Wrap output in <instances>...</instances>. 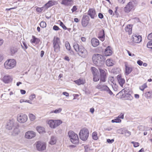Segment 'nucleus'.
<instances>
[{
  "mask_svg": "<svg viewBox=\"0 0 152 152\" xmlns=\"http://www.w3.org/2000/svg\"><path fill=\"white\" fill-rule=\"evenodd\" d=\"M104 57L101 55L96 54L93 56L92 60L94 63L97 66H101L104 62Z\"/></svg>",
  "mask_w": 152,
  "mask_h": 152,
  "instance_id": "nucleus-1",
  "label": "nucleus"
},
{
  "mask_svg": "<svg viewBox=\"0 0 152 152\" xmlns=\"http://www.w3.org/2000/svg\"><path fill=\"white\" fill-rule=\"evenodd\" d=\"M96 88L101 91H106L111 95L113 94V92L110 90L109 87L107 86L102 83L101 82H100L96 86Z\"/></svg>",
  "mask_w": 152,
  "mask_h": 152,
  "instance_id": "nucleus-2",
  "label": "nucleus"
},
{
  "mask_svg": "<svg viewBox=\"0 0 152 152\" xmlns=\"http://www.w3.org/2000/svg\"><path fill=\"white\" fill-rule=\"evenodd\" d=\"M89 132L88 130L84 128L81 129L79 133L80 138L83 141L86 140L89 136Z\"/></svg>",
  "mask_w": 152,
  "mask_h": 152,
  "instance_id": "nucleus-3",
  "label": "nucleus"
},
{
  "mask_svg": "<svg viewBox=\"0 0 152 152\" xmlns=\"http://www.w3.org/2000/svg\"><path fill=\"white\" fill-rule=\"evenodd\" d=\"M16 63L14 59H8L4 63V66L6 69H11L15 66Z\"/></svg>",
  "mask_w": 152,
  "mask_h": 152,
  "instance_id": "nucleus-4",
  "label": "nucleus"
},
{
  "mask_svg": "<svg viewBox=\"0 0 152 152\" xmlns=\"http://www.w3.org/2000/svg\"><path fill=\"white\" fill-rule=\"evenodd\" d=\"M68 135L72 143L74 144L78 143L79 139L77 134L73 131H69L68 133Z\"/></svg>",
  "mask_w": 152,
  "mask_h": 152,
  "instance_id": "nucleus-5",
  "label": "nucleus"
},
{
  "mask_svg": "<svg viewBox=\"0 0 152 152\" xmlns=\"http://www.w3.org/2000/svg\"><path fill=\"white\" fill-rule=\"evenodd\" d=\"M62 123V121L60 120H50L48 121V124L50 127L52 129L55 128Z\"/></svg>",
  "mask_w": 152,
  "mask_h": 152,
  "instance_id": "nucleus-6",
  "label": "nucleus"
},
{
  "mask_svg": "<svg viewBox=\"0 0 152 152\" xmlns=\"http://www.w3.org/2000/svg\"><path fill=\"white\" fill-rule=\"evenodd\" d=\"M53 41L54 51L56 52L60 51V39L58 37H54Z\"/></svg>",
  "mask_w": 152,
  "mask_h": 152,
  "instance_id": "nucleus-7",
  "label": "nucleus"
},
{
  "mask_svg": "<svg viewBox=\"0 0 152 152\" xmlns=\"http://www.w3.org/2000/svg\"><path fill=\"white\" fill-rule=\"evenodd\" d=\"M37 149L39 151H42L45 150L46 147L45 143L39 141L35 143Z\"/></svg>",
  "mask_w": 152,
  "mask_h": 152,
  "instance_id": "nucleus-8",
  "label": "nucleus"
},
{
  "mask_svg": "<svg viewBox=\"0 0 152 152\" xmlns=\"http://www.w3.org/2000/svg\"><path fill=\"white\" fill-rule=\"evenodd\" d=\"M77 52L80 56L83 58H85L88 55L87 50L82 46H80V48Z\"/></svg>",
  "mask_w": 152,
  "mask_h": 152,
  "instance_id": "nucleus-9",
  "label": "nucleus"
},
{
  "mask_svg": "<svg viewBox=\"0 0 152 152\" xmlns=\"http://www.w3.org/2000/svg\"><path fill=\"white\" fill-rule=\"evenodd\" d=\"M27 116L23 113H20L17 116V121L20 123H24L27 120Z\"/></svg>",
  "mask_w": 152,
  "mask_h": 152,
  "instance_id": "nucleus-10",
  "label": "nucleus"
},
{
  "mask_svg": "<svg viewBox=\"0 0 152 152\" xmlns=\"http://www.w3.org/2000/svg\"><path fill=\"white\" fill-rule=\"evenodd\" d=\"M134 3L133 1L129 2L124 8V11L126 12H130L134 7Z\"/></svg>",
  "mask_w": 152,
  "mask_h": 152,
  "instance_id": "nucleus-11",
  "label": "nucleus"
},
{
  "mask_svg": "<svg viewBox=\"0 0 152 152\" xmlns=\"http://www.w3.org/2000/svg\"><path fill=\"white\" fill-rule=\"evenodd\" d=\"M125 75H128L132 72L133 68L126 62L125 63Z\"/></svg>",
  "mask_w": 152,
  "mask_h": 152,
  "instance_id": "nucleus-12",
  "label": "nucleus"
},
{
  "mask_svg": "<svg viewBox=\"0 0 152 152\" xmlns=\"http://www.w3.org/2000/svg\"><path fill=\"white\" fill-rule=\"evenodd\" d=\"M15 125V121L14 119L10 120L8 121L6 124V127L8 130H11L12 127Z\"/></svg>",
  "mask_w": 152,
  "mask_h": 152,
  "instance_id": "nucleus-13",
  "label": "nucleus"
},
{
  "mask_svg": "<svg viewBox=\"0 0 152 152\" xmlns=\"http://www.w3.org/2000/svg\"><path fill=\"white\" fill-rule=\"evenodd\" d=\"M100 73V81L101 82H104L106 81V76L105 72L101 69H99Z\"/></svg>",
  "mask_w": 152,
  "mask_h": 152,
  "instance_id": "nucleus-14",
  "label": "nucleus"
},
{
  "mask_svg": "<svg viewBox=\"0 0 152 152\" xmlns=\"http://www.w3.org/2000/svg\"><path fill=\"white\" fill-rule=\"evenodd\" d=\"M132 39L133 42L136 43H139L142 41L141 36L136 34L132 36Z\"/></svg>",
  "mask_w": 152,
  "mask_h": 152,
  "instance_id": "nucleus-15",
  "label": "nucleus"
},
{
  "mask_svg": "<svg viewBox=\"0 0 152 152\" xmlns=\"http://www.w3.org/2000/svg\"><path fill=\"white\" fill-rule=\"evenodd\" d=\"M35 136V132L33 131H29L26 133L25 136L26 138L30 139L34 137Z\"/></svg>",
  "mask_w": 152,
  "mask_h": 152,
  "instance_id": "nucleus-16",
  "label": "nucleus"
},
{
  "mask_svg": "<svg viewBox=\"0 0 152 152\" xmlns=\"http://www.w3.org/2000/svg\"><path fill=\"white\" fill-rule=\"evenodd\" d=\"M61 4L66 6H71L73 4L72 0H62Z\"/></svg>",
  "mask_w": 152,
  "mask_h": 152,
  "instance_id": "nucleus-17",
  "label": "nucleus"
},
{
  "mask_svg": "<svg viewBox=\"0 0 152 152\" xmlns=\"http://www.w3.org/2000/svg\"><path fill=\"white\" fill-rule=\"evenodd\" d=\"M88 15L92 19L94 18L96 16V12L94 9H90L88 12Z\"/></svg>",
  "mask_w": 152,
  "mask_h": 152,
  "instance_id": "nucleus-18",
  "label": "nucleus"
},
{
  "mask_svg": "<svg viewBox=\"0 0 152 152\" xmlns=\"http://www.w3.org/2000/svg\"><path fill=\"white\" fill-rule=\"evenodd\" d=\"M117 79L119 84L121 87H122L124 84L125 83V80L120 75L117 76Z\"/></svg>",
  "mask_w": 152,
  "mask_h": 152,
  "instance_id": "nucleus-19",
  "label": "nucleus"
},
{
  "mask_svg": "<svg viewBox=\"0 0 152 152\" xmlns=\"http://www.w3.org/2000/svg\"><path fill=\"white\" fill-rule=\"evenodd\" d=\"M57 4V2L56 1L54 0H51L50 1H49L45 5V6L47 7V8H48L49 7Z\"/></svg>",
  "mask_w": 152,
  "mask_h": 152,
  "instance_id": "nucleus-20",
  "label": "nucleus"
},
{
  "mask_svg": "<svg viewBox=\"0 0 152 152\" xmlns=\"http://www.w3.org/2000/svg\"><path fill=\"white\" fill-rule=\"evenodd\" d=\"M2 80L5 83H8L12 81V78L10 76L6 75L2 78Z\"/></svg>",
  "mask_w": 152,
  "mask_h": 152,
  "instance_id": "nucleus-21",
  "label": "nucleus"
},
{
  "mask_svg": "<svg viewBox=\"0 0 152 152\" xmlns=\"http://www.w3.org/2000/svg\"><path fill=\"white\" fill-rule=\"evenodd\" d=\"M112 53V48L110 46H108L105 49L104 54L105 56H109L111 55Z\"/></svg>",
  "mask_w": 152,
  "mask_h": 152,
  "instance_id": "nucleus-22",
  "label": "nucleus"
},
{
  "mask_svg": "<svg viewBox=\"0 0 152 152\" xmlns=\"http://www.w3.org/2000/svg\"><path fill=\"white\" fill-rule=\"evenodd\" d=\"M91 43L93 47H96L99 44V40L96 38H93L91 40Z\"/></svg>",
  "mask_w": 152,
  "mask_h": 152,
  "instance_id": "nucleus-23",
  "label": "nucleus"
},
{
  "mask_svg": "<svg viewBox=\"0 0 152 152\" xmlns=\"http://www.w3.org/2000/svg\"><path fill=\"white\" fill-rule=\"evenodd\" d=\"M74 82L76 84H77L78 85H80L84 84L85 82V81L84 79L81 78L75 80Z\"/></svg>",
  "mask_w": 152,
  "mask_h": 152,
  "instance_id": "nucleus-24",
  "label": "nucleus"
},
{
  "mask_svg": "<svg viewBox=\"0 0 152 152\" xmlns=\"http://www.w3.org/2000/svg\"><path fill=\"white\" fill-rule=\"evenodd\" d=\"M124 98L125 100L131 101L133 99V96L130 94L127 93L125 94Z\"/></svg>",
  "mask_w": 152,
  "mask_h": 152,
  "instance_id": "nucleus-25",
  "label": "nucleus"
},
{
  "mask_svg": "<svg viewBox=\"0 0 152 152\" xmlns=\"http://www.w3.org/2000/svg\"><path fill=\"white\" fill-rule=\"evenodd\" d=\"M132 26L130 25H128L126 27L125 30L126 32H128L129 34H131L132 33Z\"/></svg>",
  "mask_w": 152,
  "mask_h": 152,
  "instance_id": "nucleus-26",
  "label": "nucleus"
},
{
  "mask_svg": "<svg viewBox=\"0 0 152 152\" xmlns=\"http://www.w3.org/2000/svg\"><path fill=\"white\" fill-rule=\"evenodd\" d=\"M32 38L31 40V42L32 43L37 44L39 43L40 40L39 39L36 38L34 36H32Z\"/></svg>",
  "mask_w": 152,
  "mask_h": 152,
  "instance_id": "nucleus-27",
  "label": "nucleus"
},
{
  "mask_svg": "<svg viewBox=\"0 0 152 152\" xmlns=\"http://www.w3.org/2000/svg\"><path fill=\"white\" fill-rule=\"evenodd\" d=\"M56 142V139L55 137L52 136L51 137L50 141H49L50 144L53 145L55 144Z\"/></svg>",
  "mask_w": 152,
  "mask_h": 152,
  "instance_id": "nucleus-28",
  "label": "nucleus"
},
{
  "mask_svg": "<svg viewBox=\"0 0 152 152\" xmlns=\"http://www.w3.org/2000/svg\"><path fill=\"white\" fill-rule=\"evenodd\" d=\"M10 53L12 55L15 54L17 51V49L15 47H11L10 49Z\"/></svg>",
  "mask_w": 152,
  "mask_h": 152,
  "instance_id": "nucleus-29",
  "label": "nucleus"
},
{
  "mask_svg": "<svg viewBox=\"0 0 152 152\" xmlns=\"http://www.w3.org/2000/svg\"><path fill=\"white\" fill-rule=\"evenodd\" d=\"M106 65L108 66H112L113 65V60L110 59H107L106 61Z\"/></svg>",
  "mask_w": 152,
  "mask_h": 152,
  "instance_id": "nucleus-30",
  "label": "nucleus"
},
{
  "mask_svg": "<svg viewBox=\"0 0 152 152\" xmlns=\"http://www.w3.org/2000/svg\"><path fill=\"white\" fill-rule=\"evenodd\" d=\"M146 97L148 99H150L152 97V91H150L146 92L145 94Z\"/></svg>",
  "mask_w": 152,
  "mask_h": 152,
  "instance_id": "nucleus-31",
  "label": "nucleus"
},
{
  "mask_svg": "<svg viewBox=\"0 0 152 152\" xmlns=\"http://www.w3.org/2000/svg\"><path fill=\"white\" fill-rule=\"evenodd\" d=\"M73 47L74 50L77 52L79 50L80 48V46H79L78 44L77 43H74L73 44Z\"/></svg>",
  "mask_w": 152,
  "mask_h": 152,
  "instance_id": "nucleus-32",
  "label": "nucleus"
},
{
  "mask_svg": "<svg viewBox=\"0 0 152 152\" xmlns=\"http://www.w3.org/2000/svg\"><path fill=\"white\" fill-rule=\"evenodd\" d=\"M91 70L92 73L93 75L98 74H99L98 70L95 67H92Z\"/></svg>",
  "mask_w": 152,
  "mask_h": 152,
  "instance_id": "nucleus-33",
  "label": "nucleus"
},
{
  "mask_svg": "<svg viewBox=\"0 0 152 152\" xmlns=\"http://www.w3.org/2000/svg\"><path fill=\"white\" fill-rule=\"evenodd\" d=\"M101 33L102 34V37H98V38L100 40L103 41L105 39V35L104 31L103 30H101Z\"/></svg>",
  "mask_w": 152,
  "mask_h": 152,
  "instance_id": "nucleus-34",
  "label": "nucleus"
},
{
  "mask_svg": "<svg viewBox=\"0 0 152 152\" xmlns=\"http://www.w3.org/2000/svg\"><path fill=\"white\" fill-rule=\"evenodd\" d=\"M88 21L83 19L82 21V24L83 27H86L88 25Z\"/></svg>",
  "mask_w": 152,
  "mask_h": 152,
  "instance_id": "nucleus-35",
  "label": "nucleus"
},
{
  "mask_svg": "<svg viewBox=\"0 0 152 152\" xmlns=\"http://www.w3.org/2000/svg\"><path fill=\"white\" fill-rule=\"evenodd\" d=\"M122 134H125V136L127 137L129 136L131 134V132L127 130L123 131Z\"/></svg>",
  "mask_w": 152,
  "mask_h": 152,
  "instance_id": "nucleus-36",
  "label": "nucleus"
},
{
  "mask_svg": "<svg viewBox=\"0 0 152 152\" xmlns=\"http://www.w3.org/2000/svg\"><path fill=\"white\" fill-rule=\"evenodd\" d=\"M93 80L94 81L96 82L99 79V77L98 74L93 75Z\"/></svg>",
  "mask_w": 152,
  "mask_h": 152,
  "instance_id": "nucleus-37",
  "label": "nucleus"
},
{
  "mask_svg": "<svg viewBox=\"0 0 152 152\" xmlns=\"http://www.w3.org/2000/svg\"><path fill=\"white\" fill-rule=\"evenodd\" d=\"M112 86L114 91H117L118 90V87L116 84L113 83V84L112 85Z\"/></svg>",
  "mask_w": 152,
  "mask_h": 152,
  "instance_id": "nucleus-38",
  "label": "nucleus"
},
{
  "mask_svg": "<svg viewBox=\"0 0 152 152\" xmlns=\"http://www.w3.org/2000/svg\"><path fill=\"white\" fill-rule=\"evenodd\" d=\"M37 131L39 133L42 132H43L44 131V128L40 126L37 127Z\"/></svg>",
  "mask_w": 152,
  "mask_h": 152,
  "instance_id": "nucleus-39",
  "label": "nucleus"
},
{
  "mask_svg": "<svg viewBox=\"0 0 152 152\" xmlns=\"http://www.w3.org/2000/svg\"><path fill=\"white\" fill-rule=\"evenodd\" d=\"M93 139L94 140H97L98 138L97 136V133L96 132H94L92 134Z\"/></svg>",
  "mask_w": 152,
  "mask_h": 152,
  "instance_id": "nucleus-40",
  "label": "nucleus"
},
{
  "mask_svg": "<svg viewBox=\"0 0 152 152\" xmlns=\"http://www.w3.org/2000/svg\"><path fill=\"white\" fill-rule=\"evenodd\" d=\"M121 120L118 117L116 119L112 120L111 121L112 123L115 122L116 123H120L121 122Z\"/></svg>",
  "mask_w": 152,
  "mask_h": 152,
  "instance_id": "nucleus-41",
  "label": "nucleus"
},
{
  "mask_svg": "<svg viewBox=\"0 0 152 152\" xmlns=\"http://www.w3.org/2000/svg\"><path fill=\"white\" fill-rule=\"evenodd\" d=\"M62 109L61 108H60L58 109H56L54 111L53 110L51 111L50 113H59L62 111Z\"/></svg>",
  "mask_w": 152,
  "mask_h": 152,
  "instance_id": "nucleus-42",
  "label": "nucleus"
},
{
  "mask_svg": "<svg viewBox=\"0 0 152 152\" xmlns=\"http://www.w3.org/2000/svg\"><path fill=\"white\" fill-rule=\"evenodd\" d=\"M17 126H17L16 128L14 129L13 131V134H17L19 132V130L17 128Z\"/></svg>",
  "mask_w": 152,
  "mask_h": 152,
  "instance_id": "nucleus-43",
  "label": "nucleus"
},
{
  "mask_svg": "<svg viewBox=\"0 0 152 152\" xmlns=\"http://www.w3.org/2000/svg\"><path fill=\"white\" fill-rule=\"evenodd\" d=\"M58 22H60L59 24L60 25L62 28L64 30H66L67 28L65 26L63 23L60 20H59Z\"/></svg>",
  "mask_w": 152,
  "mask_h": 152,
  "instance_id": "nucleus-44",
  "label": "nucleus"
},
{
  "mask_svg": "<svg viewBox=\"0 0 152 152\" xmlns=\"http://www.w3.org/2000/svg\"><path fill=\"white\" fill-rule=\"evenodd\" d=\"M147 87V86L146 85V84L145 83H144L142 86H140L139 87V88L142 91H143L144 89Z\"/></svg>",
  "mask_w": 152,
  "mask_h": 152,
  "instance_id": "nucleus-45",
  "label": "nucleus"
},
{
  "mask_svg": "<svg viewBox=\"0 0 152 152\" xmlns=\"http://www.w3.org/2000/svg\"><path fill=\"white\" fill-rule=\"evenodd\" d=\"M65 46L66 49L69 51L70 50L71 47L70 45L68 42H66Z\"/></svg>",
  "mask_w": 152,
  "mask_h": 152,
  "instance_id": "nucleus-46",
  "label": "nucleus"
},
{
  "mask_svg": "<svg viewBox=\"0 0 152 152\" xmlns=\"http://www.w3.org/2000/svg\"><path fill=\"white\" fill-rule=\"evenodd\" d=\"M40 25L41 27L43 28L46 27V24L45 22L42 21L40 22Z\"/></svg>",
  "mask_w": 152,
  "mask_h": 152,
  "instance_id": "nucleus-47",
  "label": "nucleus"
},
{
  "mask_svg": "<svg viewBox=\"0 0 152 152\" xmlns=\"http://www.w3.org/2000/svg\"><path fill=\"white\" fill-rule=\"evenodd\" d=\"M147 47L149 48H152V40L149 41L147 45Z\"/></svg>",
  "mask_w": 152,
  "mask_h": 152,
  "instance_id": "nucleus-48",
  "label": "nucleus"
},
{
  "mask_svg": "<svg viewBox=\"0 0 152 152\" xmlns=\"http://www.w3.org/2000/svg\"><path fill=\"white\" fill-rule=\"evenodd\" d=\"M29 116L30 119L31 121H34L35 119V117L33 114H30Z\"/></svg>",
  "mask_w": 152,
  "mask_h": 152,
  "instance_id": "nucleus-49",
  "label": "nucleus"
},
{
  "mask_svg": "<svg viewBox=\"0 0 152 152\" xmlns=\"http://www.w3.org/2000/svg\"><path fill=\"white\" fill-rule=\"evenodd\" d=\"M21 46L22 48L24 50L27 49L28 48V46L26 43L25 42H23V44H21Z\"/></svg>",
  "mask_w": 152,
  "mask_h": 152,
  "instance_id": "nucleus-50",
  "label": "nucleus"
},
{
  "mask_svg": "<svg viewBox=\"0 0 152 152\" xmlns=\"http://www.w3.org/2000/svg\"><path fill=\"white\" fill-rule=\"evenodd\" d=\"M131 143L133 144L134 146V147H137L139 146L140 144L138 142H136L132 141Z\"/></svg>",
  "mask_w": 152,
  "mask_h": 152,
  "instance_id": "nucleus-51",
  "label": "nucleus"
},
{
  "mask_svg": "<svg viewBox=\"0 0 152 152\" xmlns=\"http://www.w3.org/2000/svg\"><path fill=\"white\" fill-rule=\"evenodd\" d=\"M84 148L85 150V152H89L90 149L88 145L85 146Z\"/></svg>",
  "mask_w": 152,
  "mask_h": 152,
  "instance_id": "nucleus-52",
  "label": "nucleus"
},
{
  "mask_svg": "<svg viewBox=\"0 0 152 152\" xmlns=\"http://www.w3.org/2000/svg\"><path fill=\"white\" fill-rule=\"evenodd\" d=\"M83 19L85 20H87V21H89V17L86 15H84L83 16Z\"/></svg>",
  "mask_w": 152,
  "mask_h": 152,
  "instance_id": "nucleus-53",
  "label": "nucleus"
},
{
  "mask_svg": "<svg viewBox=\"0 0 152 152\" xmlns=\"http://www.w3.org/2000/svg\"><path fill=\"white\" fill-rule=\"evenodd\" d=\"M35 94H33L29 96V98L30 100H32L34 98H35Z\"/></svg>",
  "mask_w": 152,
  "mask_h": 152,
  "instance_id": "nucleus-54",
  "label": "nucleus"
},
{
  "mask_svg": "<svg viewBox=\"0 0 152 152\" xmlns=\"http://www.w3.org/2000/svg\"><path fill=\"white\" fill-rule=\"evenodd\" d=\"M147 38L149 40H152V33L148 35L147 36Z\"/></svg>",
  "mask_w": 152,
  "mask_h": 152,
  "instance_id": "nucleus-55",
  "label": "nucleus"
},
{
  "mask_svg": "<svg viewBox=\"0 0 152 152\" xmlns=\"http://www.w3.org/2000/svg\"><path fill=\"white\" fill-rule=\"evenodd\" d=\"M42 8L43 7L39 8L37 7L36 9V10L37 12H41L42 10Z\"/></svg>",
  "mask_w": 152,
  "mask_h": 152,
  "instance_id": "nucleus-56",
  "label": "nucleus"
},
{
  "mask_svg": "<svg viewBox=\"0 0 152 152\" xmlns=\"http://www.w3.org/2000/svg\"><path fill=\"white\" fill-rule=\"evenodd\" d=\"M53 29L55 31H58L60 29L57 26L54 25L53 27Z\"/></svg>",
  "mask_w": 152,
  "mask_h": 152,
  "instance_id": "nucleus-57",
  "label": "nucleus"
},
{
  "mask_svg": "<svg viewBox=\"0 0 152 152\" xmlns=\"http://www.w3.org/2000/svg\"><path fill=\"white\" fill-rule=\"evenodd\" d=\"M138 128L140 131H143L144 130V127L142 126H138Z\"/></svg>",
  "mask_w": 152,
  "mask_h": 152,
  "instance_id": "nucleus-58",
  "label": "nucleus"
},
{
  "mask_svg": "<svg viewBox=\"0 0 152 152\" xmlns=\"http://www.w3.org/2000/svg\"><path fill=\"white\" fill-rule=\"evenodd\" d=\"M107 141L109 143H112L114 142V140L113 139L110 140L108 139H107Z\"/></svg>",
  "mask_w": 152,
  "mask_h": 152,
  "instance_id": "nucleus-59",
  "label": "nucleus"
},
{
  "mask_svg": "<svg viewBox=\"0 0 152 152\" xmlns=\"http://www.w3.org/2000/svg\"><path fill=\"white\" fill-rule=\"evenodd\" d=\"M137 64L140 66H141L143 64L142 61L140 60H138L137 62Z\"/></svg>",
  "mask_w": 152,
  "mask_h": 152,
  "instance_id": "nucleus-60",
  "label": "nucleus"
},
{
  "mask_svg": "<svg viewBox=\"0 0 152 152\" xmlns=\"http://www.w3.org/2000/svg\"><path fill=\"white\" fill-rule=\"evenodd\" d=\"M77 9L76 6H74L71 9L72 12H73L76 11Z\"/></svg>",
  "mask_w": 152,
  "mask_h": 152,
  "instance_id": "nucleus-61",
  "label": "nucleus"
},
{
  "mask_svg": "<svg viewBox=\"0 0 152 152\" xmlns=\"http://www.w3.org/2000/svg\"><path fill=\"white\" fill-rule=\"evenodd\" d=\"M128 53L129 54V56H135V55L134 54H132L131 52L129 50H127Z\"/></svg>",
  "mask_w": 152,
  "mask_h": 152,
  "instance_id": "nucleus-62",
  "label": "nucleus"
},
{
  "mask_svg": "<svg viewBox=\"0 0 152 152\" xmlns=\"http://www.w3.org/2000/svg\"><path fill=\"white\" fill-rule=\"evenodd\" d=\"M124 116V114L121 113L120 115H119L118 117L119 118L123 119Z\"/></svg>",
  "mask_w": 152,
  "mask_h": 152,
  "instance_id": "nucleus-63",
  "label": "nucleus"
},
{
  "mask_svg": "<svg viewBox=\"0 0 152 152\" xmlns=\"http://www.w3.org/2000/svg\"><path fill=\"white\" fill-rule=\"evenodd\" d=\"M62 94L66 96H69V93L66 92H63Z\"/></svg>",
  "mask_w": 152,
  "mask_h": 152,
  "instance_id": "nucleus-64",
  "label": "nucleus"
}]
</instances>
